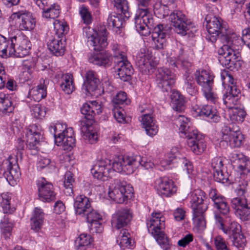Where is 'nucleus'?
Returning <instances> with one entry per match:
<instances>
[{"label": "nucleus", "mask_w": 250, "mask_h": 250, "mask_svg": "<svg viewBox=\"0 0 250 250\" xmlns=\"http://www.w3.org/2000/svg\"><path fill=\"white\" fill-rule=\"evenodd\" d=\"M14 106L9 96L0 93V112L6 114L12 112Z\"/></svg>", "instance_id": "nucleus-45"}, {"label": "nucleus", "mask_w": 250, "mask_h": 250, "mask_svg": "<svg viewBox=\"0 0 250 250\" xmlns=\"http://www.w3.org/2000/svg\"><path fill=\"white\" fill-rule=\"evenodd\" d=\"M14 224L7 215H4L0 222V229L2 235L5 238H9L11 235Z\"/></svg>", "instance_id": "nucleus-43"}, {"label": "nucleus", "mask_w": 250, "mask_h": 250, "mask_svg": "<svg viewBox=\"0 0 250 250\" xmlns=\"http://www.w3.org/2000/svg\"><path fill=\"white\" fill-rule=\"evenodd\" d=\"M15 41H16V37H14L6 41V44L5 46V49L1 51L0 56L3 58L8 57H16V49L15 47Z\"/></svg>", "instance_id": "nucleus-44"}, {"label": "nucleus", "mask_w": 250, "mask_h": 250, "mask_svg": "<svg viewBox=\"0 0 250 250\" xmlns=\"http://www.w3.org/2000/svg\"><path fill=\"white\" fill-rule=\"evenodd\" d=\"M112 103L114 106H120V105L125 103L127 104V96L125 92L120 91L118 92L112 99Z\"/></svg>", "instance_id": "nucleus-60"}, {"label": "nucleus", "mask_w": 250, "mask_h": 250, "mask_svg": "<svg viewBox=\"0 0 250 250\" xmlns=\"http://www.w3.org/2000/svg\"><path fill=\"white\" fill-rule=\"evenodd\" d=\"M92 242V239L90 235L82 233L75 240V247L77 249H80L89 246Z\"/></svg>", "instance_id": "nucleus-51"}, {"label": "nucleus", "mask_w": 250, "mask_h": 250, "mask_svg": "<svg viewBox=\"0 0 250 250\" xmlns=\"http://www.w3.org/2000/svg\"><path fill=\"white\" fill-rule=\"evenodd\" d=\"M205 20L207 21L206 28L208 32L206 37L207 40L213 43L218 38L225 44H229L231 32L229 30L227 24L223 22L220 18L216 17L208 19L207 16Z\"/></svg>", "instance_id": "nucleus-5"}, {"label": "nucleus", "mask_w": 250, "mask_h": 250, "mask_svg": "<svg viewBox=\"0 0 250 250\" xmlns=\"http://www.w3.org/2000/svg\"><path fill=\"white\" fill-rule=\"evenodd\" d=\"M230 240L232 242V245L240 250H243L246 245V238L241 232H239V235L234 236Z\"/></svg>", "instance_id": "nucleus-58"}, {"label": "nucleus", "mask_w": 250, "mask_h": 250, "mask_svg": "<svg viewBox=\"0 0 250 250\" xmlns=\"http://www.w3.org/2000/svg\"><path fill=\"white\" fill-rule=\"evenodd\" d=\"M243 38L237 37L234 33H231L229 44H224L218 50V61L226 67L233 70H238L241 66L240 61L235 51L239 50L242 42L250 40V28L245 29L242 31Z\"/></svg>", "instance_id": "nucleus-2"}, {"label": "nucleus", "mask_w": 250, "mask_h": 250, "mask_svg": "<svg viewBox=\"0 0 250 250\" xmlns=\"http://www.w3.org/2000/svg\"><path fill=\"white\" fill-rule=\"evenodd\" d=\"M238 100V97H236L229 93L224 95L223 101L224 104L229 108V110L234 107Z\"/></svg>", "instance_id": "nucleus-61"}, {"label": "nucleus", "mask_w": 250, "mask_h": 250, "mask_svg": "<svg viewBox=\"0 0 250 250\" xmlns=\"http://www.w3.org/2000/svg\"><path fill=\"white\" fill-rule=\"evenodd\" d=\"M73 206L76 214L82 217L89 212L92 208L89 198L83 195H80L75 198Z\"/></svg>", "instance_id": "nucleus-31"}, {"label": "nucleus", "mask_w": 250, "mask_h": 250, "mask_svg": "<svg viewBox=\"0 0 250 250\" xmlns=\"http://www.w3.org/2000/svg\"><path fill=\"white\" fill-rule=\"evenodd\" d=\"M122 14H117L115 12L109 15L107 19V26L109 28L119 29L122 27L124 21Z\"/></svg>", "instance_id": "nucleus-41"}, {"label": "nucleus", "mask_w": 250, "mask_h": 250, "mask_svg": "<svg viewBox=\"0 0 250 250\" xmlns=\"http://www.w3.org/2000/svg\"><path fill=\"white\" fill-rule=\"evenodd\" d=\"M214 217L218 228L227 235L229 239L241 232L240 225L232 221L230 215L223 217L220 214H215Z\"/></svg>", "instance_id": "nucleus-11"}, {"label": "nucleus", "mask_w": 250, "mask_h": 250, "mask_svg": "<svg viewBox=\"0 0 250 250\" xmlns=\"http://www.w3.org/2000/svg\"><path fill=\"white\" fill-rule=\"evenodd\" d=\"M247 183L244 182L242 185H239L235 189L238 196L231 200L232 208L235 210V213L242 220H248L250 218V202L246 198Z\"/></svg>", "instance_id": "nucleus-7"}, {"label": "nucleus", "mask_w": 250, "mask_h": 250, "mask_svg": "<svg viewBox=\"0 0 250 250\" xmlns=\"http://www.w3.org/2000/svg\"><path fill=\"white\" fill-rule=\"evenodd\" d=\"M193 109L198 115L207 117L210 120L211 122L217 123L220 120L218 111L213 106L209 105H204L201 106L196 105Z\"/></svg>", "instance_id": "nucleus-32"}, {"label": "nucleus", "mask_w": 250, "mask_h": 250, "mask_svg": "<svg viewBox=\"0 0 250 250\" xmlns=\"http://www.w3.org/2000/svg\"><path fill=\"white\" fill-rule=\"evenodd\" d=\"M155 188L158 193L163 197H170L177 191V187L172 180L160 177L155 182Z\"/></svg>", "instance_id": "nucleus-19"}, {"label": "nucleus", "mask_w": 250, "mask_h": 250, "mask_svg": "<svg viewBox=\"0 0 250 250\" xmlns=\"http://www.w3.org/2000/svg\"><path fill=\"white\" fill-rule=\"evenodd\" d=\"M11 197L8 193H2L0 195V204L3 209L4 213H7L10 208V201Z\"/></svg>", "instance_id": "nucleus-63"}, {"label": "nucleus", "mask_w": 250, "mask_h": 250, "mask_svg": "<svg viewBox=\"0 0 250 250\" xmlns=\"http://www.w3.org/2000/svg\"><path fill=\"white\" fill-rule=\"evenodd\" d=\"M100 83L96 73L92 70L88 71L85 75V80L82 88L86 92L92 95Z\"/></svg>", "instance_id": "nucleus-33"}, {"label": "nucleus", "mask_w": 250, "mask_h": 250, "mask_svg": "<svg viewBox=\"0 0 250 250\" xmlns=\"http://www.w3.org/2000/svg\"><path fill=\"white\" fill-rule=\"evenodd\" d=\"M47 45L48 49L56 56L63 55L65 50V42L62 37L52 36L48 38Z\"/></svg>", "instance_id": "nucleus-30"}, {"label": "nucleus", "mask_w": 250, "mask_h": 250, "mask_svg": "<svg viewBox=\"0 0 250 250\" xmlns=\"http://www.w3.org/2000/svg\"><path fill=\"white\" fill-rule=\"evenodd\" d=\"M13 161H6L7 171H5L2 168L0 165V178L4 176L7 181L10 184L13 183V181H16L19 179L21 176V171L19 167L16 162L13 164Z\"/></svg>", "instance_id": "nucleus-27"}, {"label": "nucleus", "mask_w": 250, "mask_h": 250, "mask_svg": "<svg viewBox=\"0 0 250 250\" xmlns=\"http://www.w3.org/2000/svg\"><path fill=\"white\" fill-rule=\"evenodd\" d=\"M184 88L190 95H195L197 92L194 82V78L191 76H188L186 78Z\"/></svg>", "instance_id": "nucleus-52"}, {"label": "nucleus", "mask_w": 250, "mask_h": 250, "mask_svg": "<svg viewBox=\"0 0 250 250\" xmlns=\"http://www.w3.org/2000/svg\"><path fill=\"white\" fill-rule=\"evenodd\" d=\"M175 76L167 68H159L156 73V81L162 91L168 92L175 83Z\"/></svg>", "instance_id": "nucleus-14"}, {"label": "nucleus", "mask_w": 250, "mask_h": 250, "mask_svg": "<svg viewBox=\"0 0 250 250\" xmlns=\"http://www.w3.org/2000/svg\"><path fill=\"white\" fill-rule=\"evenodd\" d=\"M139 110L141 112L144 113L142 115L141 122L146 134L151 137L155 135L158 131V126L151 114V111L147 112L143 107H139Z\"/></svg>", "instance_id": "nucleus-21"}, {"label": "nucleus", "mask_w": 250, "mask_h": 250, "mask_svg": "<svg viewBox=\"0 0 250 250\" xmlns=\"http://www.w3.org/2000/svg\"><path fill=\"white\" fill-rule=\"evenodd\" d=\"M73 176V174L69 171L65 173L63 184L64 192L66 195L71 196L73 194V183L75 181Z\"/></svg>", "instance_id": "nucleus-49"}, {"label": "nucleus", "mask_w": 250, "mask_h": 250, "mask_svg": "<svg viewBox=\"0 0 250 250\" xmlns=\"http://www.w3.org/2000/svg\"><path fill=\"white\" fill-rule=\"evenodd\" d=\"M189 198L192 211L198 210L206 211L207 210L206 194L203 190L199 189L194 190L190 192Z\"/></svg>", "instance_id": "nucleus-22"}, {"label": "nucleus", "mask_w": 250, "mask_h": 250, "mask_svg": "<svg viewBox=\"0 0 250 250\" xmlns=\"http://www.w3.org/2000/svg\"><path fill=\"white\" fill-rule=\"evenodd\" d=\"M110 161L103 160L98 162L91 169V172L95 178L102 181L107 180L111 171ZM113 170L115 171L113 167Z\"/></svg>", "instance_id": "nucleus-20"}, {"label": "nucleus", "mask_w": 250, "mask_h": 250, "mask_svg": "<svg viewBox=\"0 0 250 250\" xmlns=\"http://www.w3.org/2000/svg\"><path fill=\"white\" fill-rule=\"evenodd\" d=\"M47 80H42L40 81V84L32 88L28 93V97L34 101L39 102L46 96V85L45 83Z\"/></svg>", "instance_id": "nucleus-37"}, {"label": "nucleus", "mask_w": 250, "mask_h": 250, "mask_svg": "<svg viewBox=\"0 0 250 250\" xmlns=\"http://www.w3.org/2000/svg\"><path fill=\"white\" fill-rule=\"evenodd\" d=\"M83 217L87 222L91 224L92 225H96L95 227L98 228L96 229V232L100 233L102 231V224L99 223V220H102V216L96 210L93 209L92 207L91 210L87 212Z\"/></svg>", "instance_id": "nucleus-39"}, {"label": "nucleus", "mask_w": 250, "mask_h": 250, "mask_svg": "<svg viewBox=\"0 0 250 250\" xmlns=\"http://www.w3.org/2000/svg\"><path fill=\"white\" fill-rule=\"evenodd\" d=\"M179 126V132L183 137L187 139V144L195 154H202L206 149V144L204 136L191 126L189 119L183 115H179L176 120Z\"/></svg>", "instance_id": "nucleus-3"}, {"label": "nucleus", "mask_w": 250, "mask_h": 250, "mask_svg": "<svg viewBox=\"0 0 250 250\" xmlns=\"http://www.w3.org/2000/svg\"><path fill=\"white\" fill-rule=\"evenodd\" d=\"M54 28L55 30V35L54 36L62 37L67 33L68 29L65 23L59 20H56L54 22Z\"/></svg>", "instance_id": "nucleus-54"}, {"label": "nucleus", "mask_w": 250, "mask_h": 250, "mask_svg": "<svg viewBox=\"0 0 250 250\" xmlns=\"http://www.w3.org/2000/svg\"><path fill=\"white\" fill-rule=\"evenodd\" d=\"M115 182L116 186L112 190L109 191L108 195L116 203H124L128 198L132 197L133 188L130 185H127L120 180H116Z\"/></svg>", "instance_id": "nucleus-10"}, {"label": "nucleus", "mask_w": 250, "mask_h": 250, "mask_svg": "<svg viewBox=\"0 0 250 250\" xmlns=\"http://www.w3.org/2000/svg\"><path fill=\"white\" fill-rule=\"evenodd\" d=\"M119 239L120 245L122 249L130 248L133 246V242L130 239V234L125 229L121 231Z\"/></svg>", "instance_id": "nucleus-50"}, {"label": "nucleus", "mask_w": 250, "mask_h": 250, "mask_svg": "<svg viewBox=\"0 0 250 250\" xmlns=\"http://www.w3.org/2000/svg\"><path fill=\"white\" fill-rule=\"evenodd\" d=\"M180 154L178 152L176 148H172L171 151L165 156V159L163 161H166L167 165L171 163H178L183 166L184 169H186L188 174L192 172L193 167L190 162L186 159L185 157H180Z\"/></svg>", "instance_id": "nucleus-23"}, {"label": "nucleus", "mask_w": 250, "mask_h": 250, "mask_svg": "<svg viewBox=\"0 0 250 250\" xmlns=\"http://www.w3.org/2000/svg\"><path fill=\"white\" fill-rule=\"evenodd\" d=\"M83 34L87 39V43L93 47L94 50L101 51L105 48L108 43L107 42V30L105 28L98 33L90 27L83 29Z\"/></svg>", "instance_id": "nucleus-9"}, {"label": "nucleus", "mask_w": 250, "mask_h": 250, "mask_svg": "<svg viewBox=\"0 0 250 250\" xmlns=\"http://www.w3.org/2000/svg\"><path fill=\"white\" fill-rule=\"evenodd\" d=\"M169 20L174 27L175 31L178 34L185 36L189 31V25L185 14L181 11L175 9L169 14Z\"/></svg>", "instance_id": "nucleus-12"}, {"label": "nucleus", "mask_w": 250, "mask_h": 250, "mask_svg": "<svg viewBox=\"0 0 250 250\" xmlns=\"http://www.w3.org/2000/svg\"><path fill=\"white\" fill-rule=\"evenodd\" d=\"M195 76L197 84L202 87V91L207 100L215 104L218 101V97L212 91L213 75L203 70L196 71Z\"/></svg>", "instance_id": "nucleus-8"}, {"label": "nucleus", "mask_w": 250, "mask_h": 250, "mask_svg": "<svg viewBox=\"0 0 250 250\" xmlns=\"http://www.w3.org/2000/svg\"><path fill=\"white\" fill-rule=\"evenodd\" d=\"M141 53L136 56V64L143 73L149 74L153 72L157 66V62L151 58L148 59L146 55L141 50Z\"/></svg>", "instance_id": "nucleus-29"}, {"label": "nucleus", "mask_w": 250, "mask_h": 250, "mask_svg": "<svg viewBox=\"0 0 250 250\" xmlns=\"http://www.w3.org/2000/svg\"><path fill=\"white\" fill-rule=\"evenodd\" d=\"M171 104L174 110L181 112L185 110L184 97L178 91H173L171 95Z\"/></svg>", "instance_id": "nucleus-40"}, {"label": "nucleus", "mask_w": 250, "mask_h": 250, "mask_svg": "<svg viewBox=\"0 0 250 250\" xmlns=\"http://www.w3.org/2000/svg\"><path fill=\"white\" fill-rule=\"evenodd\" d=\"M205 211L200 210L192 211V219L194 224L200 230H203L206 227V222L204 215Z\"/></svg>", "instance_id": "nucleus-46"}, {"label": "nucleus", "mask_w": 250, "mask_h": 250, "mask_svg": "<svg viewBox=\"0 0 250 250\" xmlns=\"http://www.w3.org/2000/svg\"><path fill=\"white\" fill-rule=\"evenodd\" d=\"M230 120L232 122L242 123L246 116V112L243 107L234 106L229 110Z\"/></svg>", "instance_id": "nucleus-42"}, {"label": "nucleus", "mask_w": 250, "mask_h": 250, "mask_svg": "<svg viewBox=\"0 0 250 250\" xmlns=\"http://www.w3.org/2000/svg\"><path fill=\"white\" fill-rule=\"evenodd\" d=\"M79 13L85 24H89L92 21V17L88 8L83 5L79 8Z\"/></svg>", "instance_id": "nucleus-56"}, {"label": "nucleus", "mask_w": 250, "mask_h": 250, "mask_svg": "<svg viewBox=\"0 0 250 250\" xmlns=\"http://www.w3.org/2000/svg\"><path fill=\"white\" fill-rule=\"evenodd\" d=\"M81 132L83 134V138L88 140L91 143H93L97 138V134L90 131L87 125H83L81 127Z\"/></svg>", "instance_id": "nucleus-62"}, {"label": "nucleus", "mask_w": 250, "mask_h": 250, "mask_svg": "<svg viewBox=\"0 0 250 250\" xmlns=\"http://www.w3.org/2000/svg\"><path fill=\"white\" fill-rule=\"evenodd\" d=\"M224 159L216 157L212 160L211 166L213 169V177L218 182L226 183L229 180L228 173L224 172Z\"/></svg>", "instance_id": "nucleus-26"}, {"label": "nucleus", "mask_w": 250, "mask_h": 250, "mask_svg": "<svg viewBox=\"0 0 250 250\" xmlns=\"http://www.w3.org/2000/svg\"><path fill=\"white\" fill-rule=\"evenodd\" d=\"M139 166L148 169L152 168L153 164L150 161H146L145 158H142L139 155L121 156L113 163V167L116 171L124 172L127 174L133 173Z\"/></svg>", "instance_id": "nucleus-4"}, {"label": "nucleus", "mask_w": 250, "mask_h": 250, "mask_svg": "<svg viewBox=\"0 0 250 250\" xmlns=\"http://www.w3.org/2000/svg\"><path fill=\"white\" fill-rule=\"evenodd\" d=\"M10 19L17 21L21 30L31 31L36 25L35 18L31 12L26 10H19L13 12L10 16Z\"/></svg>", "instance_id": "nucleus-13"}, {"label": "nucleus", "mask_w": 250, "mask_h": 250, "mask_svg": "<svg viewBox=\"0 0 250 250\" xmlns=\"http://www.w3.org/2000/svg\"><path fill=\"white\" fill-rule=\"evenodd\" d=\"M138 9L134 18L136 30L142 36L151 33L152 40L157 50L164 49L167 45L166 37L170 32V28L161 24H156L148 6L151 0H136Z\"/></svg>", "instance_id": "nucleus-1"}, {"label": "nucleus", "mask_w": 250, "mask_h": 250, "mask_svg": "<svg viewBox=\"0 0 250 250\" xmlns=\"http://www.w3.org/2000/svg\"><path fill=\"white\" fill-rule=\"evenodd\" d=\"M222 134L220 145L229 146L231 147H239L241 145L243 136L240 131H233L230 127L226 126Z\"/></svg>", "instance_id": "nucleus-17"}, {"label": "nucleus", "mask_w": 250, "mask_h": 250, "mask_svg": "<svg viewBox=\"0 0 250 250\" xmlns=\"http://www.w3.org/2000/svg\"><path fill=\"white\" fill-rule=\"evenodd\" d=\"M60 13V7L56 4H51L49 7L42 11V17L46 19H55Z\"/></svg>", "instance_id": "nucleus-48"}, {"label": "nucleus", "mask_w": 250, "mask_h": 250, "mask_svg": "<svg viewBox=\"0 0 250 250\" xmlns=\"http://www.w3.org/2000/svg\"><path fill=\"white\" fill-rule=\"evenodd\" d=\"M88 60L90 63L106 67L111 65L113 57L108 51H99L91 54Z\"/></svg>", "instance_id": "nucleus-28"}, {"label": "nucleus", "mask_w": 250, "mask_h": 250, "mask_svg": "<svg viewBox=\"0 0 250 250\" xmlns=\"http://www.w3.org/2000/svg\"><path fill=\"white\" fill-rule=\"evenodd\" d=\"M209 197L213 202V207L223 217L230 215V208L227 199L219 194L215 189H211Z\"/></svg>", "instance_id": "nucleus-16"}, {"label": "nucleus", "mask_w": 250, "mask_h": 250, "mask_svg": "<svg viewBox=\"0 0 250 250\" xmlns=\"http://www.w3.org/2000/svg\"><path fill=\"white\" fill-rule=\"evenodd\" d=\"M167 62H168L169 64L171 66L176 67L181 66L183 67L185 69H188L191 65L190 62H189L188 60H184L180 57V56H179V58H177V61H175L172 58H168Z\"/></svg>", "instance_id": "nucleus-53"}, {"label": "nucleus", "mask_w": 250, "mask_h": 250, "mask_svg": "<svg viewBox=\"0 0 250 250\" xmlns=\"http://www.w3.org/2000/svg\"><path fill=\"white\" fill-rule=\"evenodd\" d=\"M73 133L72 128H68L63 130L61 136L57 138V145L58 146L63 145L68 149L72 148L75 146V139L72 134Z\"/></svg>", "instance_id": "nucleus-36"}, {"label": "nucleus", "mask_w": 250, "mask_h": 250, "mask_svg": "<svg viewBox=\"0 0 250 250\" xmlns=\"http://www.w3.org/2000/svg\"><path fill=\"white\" fill-rule=\"evenodd\" d=\"M115 63V68L116 70L119 77L124 82H127L131 79L133 74L134 69L127 58L120 61L117 60Z\"/></svg>", "instance_id": "nucleus-25"}, {"label": "nucleus", "mask_w": 250, "mask_h": 250, "mask_svg": "<svg viewBox=\"0 0 250 250\" xmlns=\"http://www.w3.org/2000/svg\"><path fill=\"white\" fill-rule=\"evenodd\" d=\"M16 57L22 58L28 54L31 48V43L28 38L24 35L16 37Z\"/></svg>", "instance_id": "nucleus-35"}, {"label": "nucleus", "mask_w": 250, "mask_h": 250, "mask_svg": "<svg viewBox=\"0 0 250 250\" xmlns=\"http://www.w3.org/2000/svg\"><path fill=\"white\" fill-rule=\"evenodd\" d=\"M31 114L36 119H42L45 115V111L44 107L40 104L32 105L31 107Z\"/></svg>", "instance_id": "nucleus-59"}, {"label": "nucleus", "mask_w": 250, "mask_h": 250, "mask_svg": "<svg viewBox=\"0 0 250 250\" xmlns=\"http://www.w3.org/2000/svg\"><path fill=\"white\" fill-rule=\"evenodd\" d=\"M30 220L31 229L36 232H39L44 222V213L42 210L39 208H36Z\"/></svg>", "instance_id": "nucleus-38"}, {"label": "nucleus", "mask_w": 250, "mask_h": 250, "mask_svg": "<svg viewBox=\"0 0 250 250\" xmlns=\"http://www.w3.org/2000/svg\"><path fill=\"white\" fill-rule=\"evenodd\" d=\"M148 231L154 237L159 245L164 250L170 248L169 240L162 231L165 228V218L161 213H153L146 223Z\"/></svg>", "instance_id": "nucleus-6"}, {"label": "nucleus", "mask_w": 250, "mask_h": 250, "mask_svg": "<svg viewBox=\"0 0 250 250\" xmlns=\"http://www.w3.org/2000/svg\"><path fill=\"white\" fill-rule=\"evenodd\" d=\"M132 218V212L127 208H121L116 211L112 215V227L120 229L127 226Z\"/></svg>", "instance_id": "nucleus-18"}, {"label": "nucleus", "mask_w": 250, "mask_h": 250, "mask_svg": "<svg viewBox=\"0 0 250 250\" xmlns=\"http://www.w3.org/2000/svg\"><path fill=\"white\" fill-rule=\"evenodd\" d=\"M43 131L41 126L36 124L30 125L26 133V146L30 150L37 151L40 142L42 139Z\"/></svg>", "instance_id": "nucleus-15"}, {"label": "nucleus", "mask_w": 250, "mask_h": 250, "mask_svg": "<svg viewBox=\"0 0 250 250\" xmlns=\"http://www.w3.org/2000/svg\"><path fill=\"white\" fill-rule=\"evenodd\" d=\"M39 196L40 199L44 202H50L55 199L56 194L53 190V186L42 179L38 183Z\"/></svg>", "instance_id": "nucleus-24"}, {"label": "nucleus", "mask_w": 250, "mask_h": 250, "mask_svg": "<svg viewBox=\"0 0 250 250\" xmlns=\"http://www.w3.org/2000/svg\"><path fill=\"white\" fill-rule=\"evenodd\" d=\"M81 112L84 118L92 124L95 117V113L91 109L89 103H85L83 105L81 108Z\"/></svg>", "instance_id": "nucleus-57"}, {"label": "nucleus", "mask_w": 250, "mask_h": 250, "mask_svg": "<svg viewBox=\"0 0 250 250\" xmlns=\"http://www.w3.org/2000/svg\"><path fill=\"white\" fill-rule=\"evenodd\" d=\"M214 242L217 250H230L225 240L221 235L216 236L214 238Z\"/></svg>", "instance_id": "nucleus-64"}, {"label": "nucleus", "mask_w": 250, "mask_h": 250, "mask_svg": "<svg viewBox=\"0 0 250 250\" xmlns=\"http://www.w3.org/2000/svg\"><path fill=\"white\" fill-rule=\"evenodd\" d=\"M114 7L121 12L125 18L128 19L130 17L129 6L126 0H110Z\"/></svg>", "instance_id": "nucleus-47"}, {"label": "nucleus", "mask_w": 250, "mask_h": 250, "mask_svg": "<svg viewBox=\"0 0 250 250\" xmlns=\"http://www.w3.org/2000/svg\"><path fill=\"white\" fill-rule=\"evenodd\" d=\"M221 77L222 81V84L225 88L227 86L229 87L234 84H236V82L233 76L228 71L224 70L221 74Z\"/></svg>", "instance_id": "nucleus-55"}, {"label": "nucleus", "mask_w": 250, "mask_h": 250, "mask_svg": "<svg viewBox=\"0 0 250 250\" xmlns=\"http://www.w3.org/2000/svg\"><path fill=\"white\" fill-rule=\"evenodd\" d=\"M177 8L175 0H161L160 3L154 6V12L160 17H165Z\"/></svg>", "instance_id": "nucleus-34"}]
</instances>
